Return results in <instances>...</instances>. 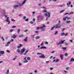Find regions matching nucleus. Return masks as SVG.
<instances>
[{
  "mask_svg": "<svg viewBox=\"0 0 74 74\" xmlns=\"http://www.w3.org/2000/svg\"><path fill=\"white\" fill-rule=\"evenodd\" d=\"M45 27V25L43 24L42 25V26L40 27V29L42 30V31H45V28H44V27Z\"/></svg>",
  "mask_w": 74,
  "mask_h": 74,
  "instance_id": "1",
  "label": "nucleus"
},
{
  "mask_svg": "<svg viewBox=\"0 0 74 74\" xmlns=\"http://www.w3.org/2000/svg\"><path fill=\"white\" fill-rule=\"evenodd\" d=\"M48 14V17H49H49H50V13H49V12H47V13H45V16H47L48 14Z\"/></svg>",
  "mask_w": 74,
  "mask_h": 74,
  "instance_id": "2",
  "label": "nucleus"
},
{
  "mask_svg": "<svg viewBox=\"0 0 74 74\" xmlns=\"http://www.w3.org/2000/svg\"><path fill=\"white\" fill-rule=\"evenodd\" d=\"M6 21L7 22H8V24H10V20H9V17H7V19L6 20Z\"/></svg>",
  "mask_w": 74,
  "mask_h": 74,
  "instance_id": "3",
  "label": "nucleus"
},
{
  "mask_svg": "<svg viewBox=\"0 0 74 74\" xmlns=\"http://www.w3.org/2000/svg\"><path fill=\"white\" fill-rule=\"evenodd\" d=\"M42 17V16L41 15H39L38 17V19L37 20L39 22V20H42V19H41V18Z\"/></svg>",
  "mask_w": 74,
  "mask_h": 74,
  "instance_id": "4",
  "label": "nucleus"
},
{
  "mask_svg": "<svg viewBox=\"0 0 74 74\" xmlns=\"http://www.w3.org/2000/svg\"><path fill=\"white\" fill-rule=\"evenodd\" d=\"M26 50V49L25 48H23V49L21 50V54H22L25 52V51Z\"/></svg>",
  "mask_w": 74,
  "mask_h": 74,
  "instance_id": "5",
  "label": "nucleus"
},
{
  "mask_svg": "<svg viewBox=\"0 0 74 74\" xmlns=\"http://www.w3.org/2000/svg\"><path fill=\"white\" fill-rule=\"evenodd\" d=\"M65 41V40H64L63 41L62 40L61 41V42H60L59 43L57 44V45H59V44H63L64 43V42Z\"/></svg>",
  "mask_w": 74,
  "mask_h": 74,
  "instance_id": "6",
  "label": "nucleus"
},
{
  "mask_svg": "<svg viewBox=\"0 0 74 74\" xmlns=\"http://www.w3.org/2000/svg\"><path fill=\"white\" fill-rule=\"evenodd\" d=\"M54 26H55L56 29H58V28H60V27L59 26V25L58 24Z\"/></svg>",
  "mask_w": 74,
  "mask_h": 74,
  "instance_id": "7",
  "label": "nucleus"
},
{
  "mask_svg": "<svg viewBox=\"0 0 74 74\" xmlns=\"http://www.w3.org/2000/svg\"><path fill=\"white\" fill-rule=\"evenodd\" d=\"M39 58H45V57L44 55H42L41 56H40Z\"/></svg>",
  "mask_w": 74,
  "mask_h": 74,
  "instance_id": "8",
  "label": "nucleus"
},
{
  "mask_svg": "<svg viewBox=\"0 0 74 74\" xmlns=\"http://www.w3.org/2000/svg\"><path fill=\"white\" fill-rule=\"evenodd\" d=\"M60 58H61V60H63V55L61 54L60 55Z\"/></svg>",
  "mask_w": 74,
  "mask_h": 74,
  "instance_id": "9",
  "label": "nucleus"
},
{
  "mask_svg": "<svg viewBox=\"0 0 74 74\" xmlns=\"http://www.w3.org/2000/svg\"><path fill=\"white\" fill-rule=\"evenodd\" d=\"M18 7H19V6L18 5H14L13 6L14 8H15V9H16V8H17Z\"/></svg>",
  "mask_w": 74,
  "mask_h": 74,
  "instance_id": "10",
  "label": "nucleus"
},
{
  "mask_svg": "<svg viewBox=\"0 0 74 74\" xmlns=\"http://www.w3.org/2000/svg\"><path fill=\"white\" fill-rule=\"evenodd\" d=\"M24 41L25 42H27V37L24 40Z\"/></svg>",
  "mask_w": 74,
  "mask_h": 74,
  "instance_id": "11",
  "label": "nucleus"
},
{
  "mask_svg": "<svg viewBox=\"0 0 74 74\" xmlns=\"http://www.w3.org/2000/svg\"><path fill=\"white\" fill-rule=\"evenodd\" d=\"M0 53L1 55H4V51H0Z\"/></svg>",
  "mask_w": 74,
  "mask_h": 74,
  "instance_id": "12",
  "label": "nucleus"
},
{
  "mask_svg": "<svg viewBox=\"0 0 74 74\" xmlns=\"http://www.w3.org/2000/svg\"><path fill=\"white\" fill-rule=\"evenodd\" d=\"M22 47V45L21 44H20V46H18L17 48H20Z\"/></svg>",
  "mask_w": 74,
  "mask_h": 74,
  "instance_id": "13",
  "label": "nucleus"
},
{
  "mask_svg": "<svg viewBox=\"0 0 74 74\" xmlns=\"http://www.w3.org/2000/svg\"><path fill=\"white\" fill-rule=\"evenodd\" d=\"M46 48H47V47H41L40 48V49H46Z\"/></svg>",
  "mask_w": 74,
  "mask_h": 74,
  "instance_id": "14",
  "label": "nucleus"
},
{
  "mask_svg": "<svg viewBox=\"0 0 74 74\" xmlns=\"http://www.w3.org/2000/svg\"><path fill=\"white\" fill-rule=\"evenodd\" d=\"M19 37H21V38L22 37H24V35H19L18 36Z\"/></svg>",
  "mask_w": 74,
  "mask_h": 74,
  "instance_id": "15",
  "label": "nucleus"
},
{
  "mask_svg": "<svg viewBox=\"0 0 74 74\" xmlns=\"http://www.w3.org/2000/svg\"><path fill=\"white\" fill-rule=\"evenodd\" d=\"M73 61H74V59L72 58L71 59L70 62H73Z\"/></svg>",
  "mask_w": 74,
  "mask_h": 74,
  "instance_id": "16",
  "label": "nucleus"
},
{
  "mask_svg": "<svg viewBox=\"0 0 74 74\" xmlns=\"http://www.w3.org/2000/svg\"><path fill=\"white\" fill-rule=\"evenodd\" d=\"M26 0H25L23 2L22 4V6L23 5V4H24L25 3V2H26Z\"/></svg>",
  "mask_w": 74,
  "mask_h": 74,
  "instance_id": "17",
  "label": "nucleus"
},
{
  "mask_svg": "<svg viewBox=\"0 0 74 74\" xmlns=\"http://www.w3.org/2000/svg\"><path fill=\"white\" fill-rule=\"evenodd\" d=\"M66 18L68 20H69V19H71V18L70 17H66Z\"/></svg>",
  "mask_w": 74,
  "mask_h": 74,
  "instance_id": "18",
  "label": "nucleus"
},
{
  "mask_svg": "<svg viewBox=\"0 0 74 74\" xmlns=\"http://www.w3.org/2000/svg\"><path fill=\"white\" fill-rule=\"evenodd\" d=\"M20 30H21V29H18L17 30V33H19V32H20Z\"/></svg>",
  "mask_w": 74,
  "mask_h": 74,
  "instance_id": "19",
  "label": "nucleus"
},
{
  "mask_svg": "<svg viewBox=\"0 0 74 74\" xmlns=\"http://www.w3.org/2000/svg\"><path fill=\"white\" fill-rule=\"evenodd\" d=\"M17 52L18 53L21 52V50L19 49H18L17 50Z\"/></svg>",
  "mask_w": 74,
  "mask_h": 74,
  "instance_id": "20",
  "label": "nucleus"
},
{
  "mask_svg": "<svg viewBox=\"0 0 74 74\" xmlns=\"http://www.w3.org/2000/svg\"><path fill=\"white\" fill-rule=\"evenodd\" d=\"M69 4H71V2H69V3H67V5L68 6H69Z\"/></svg>",
  "mask_w": 74,
  "mask_h": 74,
  "instance_id": "21",
  "label": "nucleus"
},
{
  "mask_svg": "<svg viewBox=\"0 0 74 74\" xmlns=\"http://www.w3.org/2000/svg\"><path fill=\"white\" fill-rule=\"evenodd\" d=\"M27 62H28V61L27 60L24 61V63H27Z\"/></svg>",
  "mask_w": 74,
  "mask_h": 74,
  "instance_id": "22",
  "label": "nucleus"
},
{
  "mask_svg": "<svg viewBox=\"0 0 74 74\" xmlns=\"http://www.w3.org/2000/svg\"><path fill=\"white\" fill-rule=\"evenodd\" d=\"M64 34H65L64 33H63L61 34V36H64Z\"/></svg>",
  "mask_w": 74,
  "mask_h": 74,
  "instance_id": "23",
  "label": "nucleus"
},
{
  "mask_svg": "<svg viewBox=\"0 0 74 74\" xmlns=\"http://www.w3.org/2000/svg\"><path fill=\"white\" fill-rule=\"evenodd\" d=\"M54 27H55V26H54L51 29V30H53L54 29Z\"/></svg>",
  "mask_w": 74,
  "mask_h": 74,
  "instance_id": "24",
  "label": "nucleus"
},
{
  "mask_svg": "<svg viewBox=\"0 0 74 74\" xmlns=\"http://www.w3.org/2000/svg\"><path fill=\"white\" fill-rule=\"evenodd\" d=\"M14 31V30L13 29H10V33H12V32Z\"/></svg>",
  "mask_w": 74,
  "mask_h": 74,
  "instance_id": "25",
  "label": "nucleus"
},
{
  "mask_svg": "<svg viewBox=\"0 0 74 74\" xmlns=\"http://www.w3.org/2000/svg\"><path fill=\"white\" fill-rule=\"evenodd\" d=\"M43 12H47V11L46 10H45L43 11Z\"/></svg>",
  "mask_w": 74,
  "mask_h": 74,
  "instance_id": "26",
  "label": "nucleus"
},
{
  "mask_svg": "<svg viewBox=\"0 0 74 74\" xmlns=\"http://www.w3.org/2000/svg\"><path fill=\"white\" fill-rule=\"evenodd\" d=\"M11 21H12L13 22H15V20L13 19L12 18Z\"/></svg>",
  "mask_w": 74,
  "mask_h": 74,
  "instance_id": "27",
  "label": "nucleus"
},
{
  "mask_svg": "<svg viewBox=\"0 0 74 74\" xmlns=\"http://www.w3.org/2000/svg\"><path fill=\"white\" fill-rule=\"evenodd\" d=\"M68 55V54H67V53H65L64 54V56H67Z\"/></svg>",
  "mask_w": 74,
  "mask_h": 74,
  "instance_id": "28",
  "label": "nucleus"
},
{
  "mask_svg": "<svg viewBox=\"0 0 74 74\" xmlns=\"http://www.w3.org/2000/svg\"><path fill=\"white\" fill-rule=\"evenodd\" d=\"M66 23H70V21H67L66 22Z\"/></svg>",
  "mask_w": 74,
  "mask_h": 74,
  "instance_id": "29",
  "label": "nucleus"
},
{
  "mask_svg": "<svg viewBox=\"0 0 74 74\" xmlns=\"http://www.w3.org/2000/svg\"><path fill=\"white\" fill-rule=\"evenodd\" d=\"M8 73H9V69L8 70L6 74H8Z\"/></svg>",
  "mask_w": 74,
  "mask_h": 74,
  "instance_id": "30",
  "label": "nucleus"
},
{
  "mask_svg": "<svg viewBox=\"0 0 74 74\" xmlns=\"http://www.w3.org/2000/svg\"><path fill=\"white\" fill-rule=\"evenodd\" d=\"M39 29H40V27H37L36 29L37 30H39Z\"/></svg>",
  "mask_w": 74,
  "mask_h": 74,
  "instance_id": "31",
  "label": "nucleus"
},
{
  "mask_svg": "<svg viewBox=\"0 0 74 74\" xmlns=\"http://www.w3.org/2000/svg\"><path fill=\"white\" fill-rule=\"evenodd\" d=\"M59 61V59H57L56 60V62L57 63V62H58Z\"/></svg>",
  "mask_w": 74,
  "mask_h": 74,
  "instance_id": "32",
  "label": "nucleus"
},
{
  "mask_svg": "<svg viewBox=\"0 0 74 74\" xmlns=\"http://www.w3.org/2000/svg\"><path fill=\"white\" fill-rule=\"evenodd\" d=\"M38 38H40V36H37L36 37V39H38Z\"/></svg>",
  "mask_w": 74,
  "mask_h": 74,
  "instance_id": "33",
  "label": "nucleus"
},
{
  "mask_svg": "<svg viewBox=\"0 0 74 74\" xmlns=\"http://www.w3.org/2000/svg\"><path fill=\"white\" fill-rule=\"evenodd\" d=\"M52 58H53V56H51L50 57L49 59H51Z\"/></svg>",
  "mask_w": 74,
  "mask_h": 74,
  "instance_id": "34",
  "label": "nucleus"
},
{
  "mask_svg": "<svg viewBox=\"0 0 74 74\" xmlns=\"http://www.w3.org/2000/svg\"><path fill=\"white\" fill-rule=\"evenodd\" d=\"M44 45V42H42L41 44V46H43Z\"/></svg>",
  "mask_w": 74,
  "mask_h": 74,
  "instance_id": "35",
  "label": "nucleus"
},
{
  "mask_svg": "<svg viewBox=\"0 0 74 74\" xmlns=\"http://www.w3.org/2000/svg\"><path fill=\"white\" fill-rule=\"evenodd\" d=\"M25 21L26 22H27V21H29V19L27 18V19L25 20Z\"/></svg>",
  "mask_w": 74,
  "mask_h": 74,
  "instance_id": "36",
  "label": "nucleus"
},
{
  "mask_svg": "<svg viewBox=\"0 0 74 74\" xmlns=\"http://www.w3.org/2000/svg\"><path fill=\"white\" fill-rule=\"evenodd\" d=\"M65 11V10H62L60 12V13H61V12H63V11Z\"/></svg>",
  "mask_w": 74,
  "mask_h": 74,
  "instance_id": "37",
  "label": "nucleus"
},
{
  "mask_svg": "<svg viewBox=\"0 0 74 74\" xmlns=\"http://www.w3.org/2000/svg\"><path fill=\"white\" fill-rule=\"evenodd\" d=\"M66 17H65V18H63V21H66Z\"/></svg>",
  "mask_w": 74,
  "mask_h": 74,
  "instance_id": "38",
  "label": "nucleus"
},
{
  "mask_svg": "<svg viewBox=\"0 0 74 74\" xmlns=\"http://www.w3.org/2000/svg\"><path fill=\"white\" fill-rule=\"evenodd\" d=\"M30 24H33V22L32 21H30Z\"/></svg>",
  "mask_w": 74,
  "mask_h": 74,
  "instance_id": "39",
  "label": "nucleus"
},
{
  "mask_svg": "<svg viewBox=\"0 0 74 74\" xmlns=\"http://www.w3.org/2000/svg\"><path fill=\"white\" fill-rule=\"evenodd\" d=\"M34 33H38V31H35Z\"/></svg>",
  "mask_w": 74,
  "mask_h": 74,
  "instance_id": "40",
  "label": "nucleus"
},
{
  "mask_svg": "<svg viewBox=\"0 0 74 74\" xmlns=\"http://www.w3.org/2000/svg\"><path fill=\"white\" fill-rule=\"evenodd\" d=\"M58 31H56V32H55V35H56V34H58Z\"/></svg>",
  "mask_w": 74,
  "mask_h": 74,
  "instance_id": "41",
  "label": "nucleus"
},
{
  "mask_svg": "<svg viewBox=\"0 0 74 74\" xmlns=\"http://www.w3.org/2000/svg\"><path fill=\"white\" fill-rule=\"evenodd\" d=\"M62 48L63 49H67V47H63Z\"/></svg>",
  "mask_w": 74,
  "mask_h": 74,
  "instance_id": "42",
  "label": "nucleus"
},
{
  "mask_svg": "<svg viewBox=\"0 0 74 74\" xmlns=\"http://www.w3.org/2000/svg\"><path fill=\"white\" fill-rule=\"evenodd\" d=\"M16 35H15L14 36L13 38H16Z\"/></svg>",
  "mask_w": 74,
  "mask_h": 74,
  "instance_id": "43",
  "label": "nucleus"
},
{
  "mask_svg": "<svg viewBox=\"0 0 74 74\" xmlns=\"http://www.w3.org/2000/svg\"><path fill=\"white\" fill-rule=\"evenodd\" d=\"M67 34H68V33H66V34H65L64 36H67Z\"/></svg>",
  "mask_w": 74,
  "mask_h": 74,
  "instance_id": "44",
  "label": "nucleus"
},
{
  "mask_svg": "<svg viewBox=\"0 0 74 74\" xmlns=\"http://www.w3.org/2000/svg\"><path fill=\"white\" fill-rule=\"evenodd\" d=\"M42 8H44V9H46V7H45L44 6H43Z\"/></svg>",
  "mask_w": 74,
  "mask_h": 74,
  "instance_id": "45",
  "label": "nucleus"
},
{
  "mask_svg": "<svg viewBox=\"0 0 74 74\" xmlns=\"http://www.w3.org/2000/svg\"><path fill=\"white\" fill-rule=\"evenodd\" d=\"M16 27V26H13L12 27L13 28H15V27Z\"/></svg>",
  "mask_w": 74,
  "mask_h": 74,
  "instance_id": "46",
  "label": "nucleus"
},
{
  "mask_svg": "<svg viewBox=\"0 0 74 74\" xmlns=\"http://www.w3.org/2000/svg\"><path fill=\"white\" fill-rule=\"evenodd\" d=\"M14 41V40L13 39H12L10 41V42H13V41Z\"/></svg>",
  "mask_w": 74,
  "mask_h": 74,
  "instance_id": "47",
  "label": "nucleus"
},
{
  "mask_svg": "<svg viewBox=\"0 0 74 74\" xmlns=\"http://www.w3.org/2000/svg\"><path fill=\"white\" fill-rule=\"evenodd\" d=\"M19 64H18L19 66H21V65H22V64H21V63L19 62Z\"/></svg>",
  "mask_w": 74,
  "mask_h": 74,
  "instance_id": "48",
  "label": "nucleus"
},
{
  "mask_svg": "<svg viewBox=\"0 0 74 74\" xmlns=\"http://www.w3.org/2000/svg\"><path fill=\"white\" fill-rule=\"evenodd\" d=\"M27 59V60H30V58L28 57Z\"/></svg>",
  "mask_w": 74,
  "mask_h": 74,
  "instance_id": "49",
  "label": "nucleus"
},
{
  "mask_svg": "<svg viewBox=\"0 0 74 74\" xmlns=\"http://www.w3.org/2000/svg\"><path fill=\"white\" fill-rule=\"evenodd\" d=\"M27 31H28V30H27V29H26L25 30L24 32H27Z\"/></svg>",
  "mask_w": 74,
  "mask_h": 74,
  "instance_id": "50",
  "label": "nucleus"
},
{
  "mask_svg": "<svg viewBox=\"0 0 74 74\" xmlns=\"http://www.w3.org/2000/svg\"><path fill=\"white\" fill-rule=\"evenodd\" d=\"M26 16H25L24 17H23V19H26Z\"/></svg>",
  "mask_w": 74,
  "mask_h": 74,
  "instance_id": "51",
  "label": "nucleus"
},
{
  "mask_svg": "<svg viewBox=\"0 0 74 74\" xmlns=\"http://www.w3.org/2000/svg\"><path fill=\"white\" fill-rule=\"evenodd\" d=\"M1 38H2V39H3V41H4V38H3V37H1Z\"/></svg>",
  "mask_w": 74,
  "mask_h": 74,
  "instance_id": "52",
  "label": "nucleus"
},
{
  "mask_svg": "<svg viewBox=\"0 0 74 74\" xmlns=\"http://www.w3.org/2000/svg\"><path fill=\"white\" fill-rule=\"evenodd\" d=\"M45 44H48V42H45Z\"/></svg>",
  "mask_w": 74,
  "mask_h": 74,
  "instance_id": "53",
  "label": "nucleus"
},
{
  "mask_svg": "<svg viewBox=\"0 0 74 74\" xmlns=\"http://www.w3.org/2000/svg\"><path fill=\"white\" fill-rule=\"evenodd\" d=\"M65 45L66 46H68V45H69V44L68 43H65Z\"/></svg>",
  "mask_w": 74,
  "mask_h": 74,
  "instance_id": "54",
  "label": "nucleus"
},
{
  "mask_svg": "<svg viewBox=\"0 0 74 74\" xmlns=\"http://www.w3.org/2000/svg\"><path fill=\"white\" fill-rule=\"evenodd\" d=\"M37 55H41V53H37Z\"/></svg>",
  "mask_w": 74,
  "mask_h": 74,
  "instance_id": "55",
  "label": "nucleus"
},
{
  "mask_svg": "<svg viewBox=\"0 0 74 74\" xmlns=\"http://www.w3.org/2000/svg\"><path fill=\"white\" fill-rule=\"evenodd\" d=\"M73 14V12H71L70 13V14Z\"/></svg>",
  "mask_w": 74,
  "mask_h": 74,
  "instance_id": "56",
  "label": "nucleus"
},
{
  "mask_svg": "<svg viewBox=\"0 0 74 74\" xmlns=\"http://www.w3.org/2000/svg\"><path fill=\"white\" fill-rule=\"evenodd\" d=\"M50 70H53V68H50Z\"/></svg>",
  "mask_w": 74,
  "mask_h": 74,
  "instance_id": "57",
  "label": "nucleus"
},
{
  "mask_svg": "<svg viewBox=\"0 0 74 74\" xmlns=\"http://www.w3.org/2000/svg\"><path fill=\"white\" fill-rule=\"evenodd\" d=\"M69 67H67L66 68V70H69Z\"/></svg>",
  "mask_w": 74,
  "mask_h": 74,
  "instance_id": "58",
  "label": "nucleus"
},
{
  "mask_svg": "<svg viewBox=\"0 0 74 74\" xmlns=\"http://www.w3.org/2000/svg\"><path fill=\"white\" fill-rule=\"evenodd\" d=\"M64 30H65V28H64V29H63L62 30V32H63V31Z\"/></svg>",
  "mask_w": 74,
  "mask_h": 74,
  "instance_id": "59",
  "label": "nucleus"
},
{
  "mask_svg": "<svg viewBox=\"0 0 74 74\" xmlns=\"http://www.w3.org/2000/svg\"><path fill=\"white\" fill-rule=\"evenodd\" d=\"M21 5H22L21 4H20L18 6H21Z\"/></svg>",
  "mask_w": 74,
  "mask_h": 74,
  "instance_id": "60",
  "label": "nucleus"
},
{
  "mask_svg": "<svg viewBox=\"0 0 74 74\" xmlns=\"http://www.w3.org/2000/svg\"><path fill=\"white\" fill-rule=\"evenodd\" d=\"M70 42H72L73 40H70Z\"/></svg>",
  "mask_w": 74,
  "mask_h": 74,
  "instance_id": "61",
  "label": "nucleus"
},
{
  "mask_svg": "<svg viewBox=\"0 0 74 74\" xmlns=\"http://www.w3.org/2000/svg\"><path fill=\"white\" fill-rule=\"evenodd\" d=\"M6 51L7 52H10V51H9V50H8L7 51Z\"/></svg>",
  "mask_w": 74,
  "mask_h": 74,
  "instance_id": "62",
  "label": "nucleus"
},
{
  "mask_svg": "<svg viewBox=\"0 0 74 74\" xmlns=\"http://www.w3.org/2000/svg\"><path fill=\"white\" fill-rule=\"evenodd\" d=\"M29 51V50H27L26 51H25V53H27V52Z\"/></svg>",
  "mask_w": 74,
  "mask_h": 74,
  "instance_id": "63",
  "label": "nucleus"
},
{
  "mask_svg": "<svg viewBox=\"0 0 74 74\" xmlns=\"http://www.w3.org/2000/svg\"><path fill=\"white\" fill-rule=\"evenodd\" d=\"M8 44H10V42H8L7 43Z\"/></svg>",
  "mask_w": 74,
  "mask_h": 74,
  "instance_id": "64",
  "label": "nucleus"
}]
</instances>
